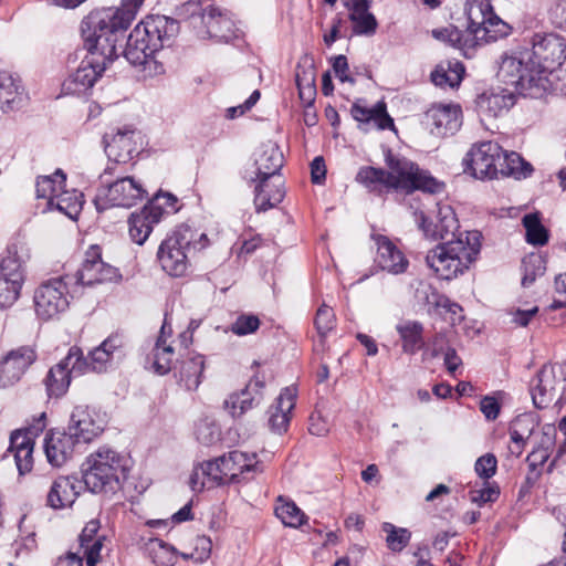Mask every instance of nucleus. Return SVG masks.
<instances>
[{"label": "nucleus", "mask_w": 566, "mask_h": 566, "mask_svg": "<svg viewBox=\"0 0 566 566\" xmlns=\"http://www.w3.org/2000/svg\"><path fill=\"white\" fill-rule=\"evenodd\" d=\"M129 460L108 448H99L81 465V480L74 475L60 476L51 485L46 496L48 506L60 510L72 505L80 492L76 483L94 494L113 496L122 490L130 470Z\"/></svg>", "instance_id": "1"}, {"label": "nucleus", "mask_w": 566, "mask_h": 566, "mask_svg": "<svg viewBox=\"0 0 566 566\" xmlns=\"http://www.w3.org/2000/svg\"><path fill=\"white\" fill-rule=\"evenodd\" d=\"M468 28L464 31L450 25L432 31V35L472 57L478 45L496 41L510 34L511 28L497 17L491 0H468L465 7Z\"/></svg>", "instance_id": "2"}, {"label": "nucleus", "mask_w": 566, "mask_h": 566, "mask_svg": "<svg viewBox=\"0 0 566 566\" xmlns=\"http://www.w3.org/2000/svg\"><path fill=\"white\" fill-rule=\"evenodd\" d=\"M179 32L177 20L166 15H149L129 33L123 54L134 66L142 67L146 76L164 73V65L156 61L155 54Z\"/></svg>", "instance_id": "3"}, {"label": "nucleus", "mask_w": 566, "mask_h": 566, "mask_svg": "<svg viewBox=\"0 0 566 566\" xmlns=\"http://www.w3.org/2000/svg\"><path fill=\"white\" fill-rule=\"evenodd\" d=\"M386 164L388 170L361 167L356 176L357 182L365 186L369 191L378 193H381L385 189L402 190L406 193H412L415 190L437 193L443 188V184L407 158L397 157L388 153Z\"/></svg>", "instance_id": "4"}, {"label": "nucleus", "mask_w": 566, "mask_h": 566, "mask_svg": "<svg viewBox=\"0 0 566 566\" xmlns=\"http://www.w3.org/2000/svg\"><path fill=\"white\" fill-rule=\"evenodd\" d=\"M206 233L199 232L188 224L177 226L161 241L157 250V262L160 269L171 277H182L190 268L189 252L201 251L209 247Z\"/></svg>", "instance_id": "5"}, {"label": "nucleus", "mask_w": 566, "mask_h": 566, "mask_svg": "<svg viewBox=\"0 0 566 566\" xmlns=\"http://www.w3.org/2000/svg\"><path fill=\"white\" fill-rule=\"evenodd\" d=\"M480 239L478 231L460 233L457 240H448L431 250L426 263L440 279L452 280L475 260L481 248Z\"/></svg>", "instance_id": "6"}, {"label": "nucleus", "mask_w": 566, "mask_h": 566, "mask_svg": "<svg viewBox=\"0 0 566 566\" xmlns=\"http://www.w3.org/2000/svg\"><path fill=\"white\" fill-rule=\"evenodd\" d=\"M127 27L118 18L114 8H104L92 11L81 24L84 45L88 53L103 61L112 62L117 57L116 42L118 32Z\"/></svg>", "instance_id": "7"}, {"label": "nucleus", "mask_w": 566, "mask_h": 566, "mask_svg": "<svg viewBox=\"0 0 566 566\" xmlns=\"http://www.w3.org/2000/svg\"><path fill=\"white\" fill-rule=\"evenodd\" d=\"M283 154L276 144L261 146L255 157L259 184L255 187L254 205L258 212L274 208L284 198L283 181L279 175L283 167Z\"/></svg>", "instance_id": "8"}, {"label": "nucleus", "mask_w": 566, "mask_h": 566, "mask_svg": "<svg viewBox=\"0 0 566 566\" xmlns=\"http://www.w3.org/2000/svg\"><path fill=\"white\" fill-rule=\"evenodd\" d=\"M99 179L101 185L94 198V205L99 212L113 207L130 208L147 196L138 181L122 176L115 166H107Z\"/></svg>", "instance_id": "9"}, {"label": "nucleus", "mask_w": 566, "mask_h": 566, "mask_svg": "<svg viewBox=\"0 0 566 566\" xmlns=\"http://www.w3.org/2000/svg\"><path fill=\"white\" fill-rule=\"evenodd\" d=\"M528 52L505 53L500 62L497 76L509 85H513L522 92L536 94L546 90L547 78L535 69V63L530 64Z\"/></svg>", "instance_id": "10"}, {"label": "nucleus", "mask_w": 566, "mask_h": 566, "mask_svg": "<svg viewBox=\"0 0 566 566\" xmlns=\"http://www.w3.org/2000/svg\"><path fill=\"white\" fill-rule=\"evenodd\" d=\"M559 390L555 406L566 405V360L560 364H545L531 382V396L536 409L549 406Z\"/></svg>", "instance_id": "11"}, {"label": "nucleus", "mask_w": 566, "mask_h": 566, "mask_svg": "<svg viewBox=\"0 0 566 566\" xmlns=\"http://www.w3.org/2000/svg\"><path fill=\"white\" fill-rule=\"evenodd\" d=\"M71 279L69 275L53 277L35 290L34 306L39 318H53L67 308L69 302L65 294Z\"/></svg>", "instance_id": "12"}, {"label": "nucleus", "mask_w": 566, "mask_h": 566, "mask_svg": "<svg viewBox=\"0 0 566 566\" xmlns=\"http://www.w3.org/2000/svg\"><path fill=\"white\" fill-rule=\"evenodd\" d=\"M502 147L492 140L472 146L464 158L467 170L476 179H494L500 177Z\"/></svg>", "instance_id": "13"}, {"label": "nucleus", "mask_w": 566, "mask_h": 566, "mask_svg": "<svg viewBox=\"0 0 566 566\" xmlns=\"http://www.w3.org/2000/svg\"><path fill=\"white\" fill-rule=\"evenodd\" d=\"M83 352L77 346H72L67 355L56 365L52 366L45 378L44 385L49 397L61 398L64 396L71 385L72 373L81 371L85 368Z\"/></svg>", "instance_id": "14"}, {"label": "nucleus", "mask_w": 566, "mask_h": 566, "mask_svg": "<svg viewBox=\"0 0 566 566\" xmlns=\"http://www.w3.org/2000/svg\"><path fill=\"white\" fill-rule=\"evenodd\" d=\"M532 52L537 60L536 71L545 75L558 69L566 60V40L553 32L535 33L532 38Z\"/></svg>", "instance_id": "15"}, {"label": "nucleus", "mask_w": 566, "mask_h": 566, "mask_svg": "<svg viewBox=\"0 0 566 566\" xmlns=\"http://www.w3.org/2000/svg\"><path fill=\"white\" fill-rule=\"evenodd\" d=\"M202 29L198 35L202 39H213L217 42H230L241 36L231 14L213 6H208L200 14Z\"/></svg>", "instance_id": "16"}, {"label": "nucleus", "mask_w": 566, "mask_h": 566, "mask_svg": "<svg viewBox=\"0 0 566 566\" xmlns=\"http://www.w3.org/2000/svg\"><path fill=\"white\" fill-rule=\"evenodd\" d=\"M416 222L427 238L432 240H453L459 222L451 206L437 203L434 218L428 220L422 210L413 212Z\"/></svg>", "instance_id": "17"}, {"label": "nucleus", "mask_w": 566, "mask_h": 566, "mask_svg": "<svg viewBox=\"0 0 566 566\" xmlns=\"http://www.w3.org/2000/svg\"><path fill=\"white\" fill-rule=\"evenodd\" d=\"M108 61L87 52L80 65L62 83L64 94L80 95L87 92L105 71Z\"/></svg>", "instance_id": "18"}, {"label": "nucleus", "mask_w": 566, "mask_h": 566, "mask_svg": "<svg viewBox=\"0 0 566 566\" xmlns=\"http://www.w3.org/2000/svg\"><path fill=\"white\" fill-rule=\"evenodd\" d=\"M120 277L117 268L103 261L101 248L91 245L85 252L81 269L77 271L76 282L92 286L104 282H116Z\"/></svg>", "instance_id": "19"}, {"label": "nucleus", "mask_w": 566, "mask_h": 566, "mask_svg": "<svg viewBox=\"0 0 566 566\" xmlns=\"http://www.w3.org/2000/svg\"><path fill=\"white\" fill-rule=\"evenodd\" d=\"M515 103L516 95L502 87L483 92L475 101L478 115L485 126L488 123L507 114Z\"/></svg>", "instance_id": "20"}, {"label": "nucleus", "mask_w": 566, "mask_h": 566, "mask_svg": "<svg viewBox=\"0 0 566 566\" xmlns=\"http://www.w3.org/2000/svg\"><path fill=\"white\" fill-rule=\"evenodd\" d=\"M219 461H221L222 474L228 479L229 484L249 481L259 471L255 453L249 455L245 452L233 450L219 457Z\"/></svg>", "instance_id": "21"}, {"label": "nucleus", "mask_w": 566, "mask_h": 566, "mask_svg": "<svg viewBox=\"0 0 566 566\" xmlns=\"http://www.w3.org/2000/svg\"><path fill=\"white\" fill-rule=\"evenodd\" d=\"M35 359L36 354L29 346L9 352L0 361V387L6 388L19 381Z\"/></svg>", "instance_id": "22"}, {"label": "nucleus", "mask_w": 566, "mask_h": 566, "mask_svg": "<svg viewBox=\"0 0 566 566\" xmlns=\"http://www.w3.org/2000/svg\"><path fill=\"white\" fill-rule=\"evenodd\" d=\"M95 410L88 406H75L67 428L82 443H90L104 431V422L97 419Z\"/></svg>", "instance_id": "23"}, {"label": "nucleus", "mask_w": 566, "mask_h": 566, "mask_svg": "<svg viewBox=\"0 0 566 566\" xmlns=\"http://www.w3.org/2000/svg\"><path fill=\"white\" fill-rule=\"evenodd\" d=\"M80 440L73 437L69 428L51 429L44 439V452L48 462L53 467L63 465L73 454Z\"/></svg>", "instance_id": "24"}, {"label": "nucleus", "mask_w": 566, "mask_h": 566, "mask_svg": "<svg viewBox=\"0 0 566 566\" xmlns=\"http://www.w3.org/2000/svg\"><path fill=\"white\" fill-rule=\"evenodd\" d=\"M163 212V208L155 203L146 205L140 210L133 212L128 218V233L132 241L143 245L154 226L160 221Z\"/></svg>", "instance_id": "25"}, {"label": "nucleus", "mask_w": 566, "mask_h": 566, "mask_svg": "<svg viewBox=\"0 0 566 566\" xmlns=\"http://www.w3.org/2000/svg\"><path fill=\"white\" fill-rule=\"evenodd\" d=\"M426 119L430 123L433 135H453L461 126V108L454 104L433 105L426 113Z\"/></svg>", "instance_id": "26"}, {"label": "nucleus", "mask_w": 566, "mask_h": 566, "mask_svg": "<svg viewBox=\"0 0 566 566\" xmlns=\"http://www.w3.org/2000/svg\"><path fill=\"white\" fill-rule=\"evenodd\" d=\"M29 259L28 249L22 243L9 244L0 261V279L23 285Z\"/></svg>", "instance_id": "27"}, {"label": "nucleus", "mask_w": 566, "mask_h": 566, "mask_svg": "<svg viewBox=\"0 0 566 566\" xmlns=\"http://www.w3.org/2000/svg\"><path fill=\"white\" fill-rule=\"evenodd\" d=\"M297 397L296 387L290 386L281 390L280 395L275 398V402L269 408V427L272 432L282 434L286 432L291 412L295 408Z\"/></svg>", "instance_id": "28"}, {"label": "nucleus", "mask_w": 566, "mask_h": 566, "mask_svg": "<svg viewBox=\"0 0 566 566\" xmlns=\"http://www.w3.org/2000/svg\"><path fill=\"white\" fill-rule=\"evenodd\" d=\"M373 239L377 245L375 258L377 265L392 274L403 273L409 265V261L402 251L386 235L375 234Z\"/></svg>", "instance_id": "29"}, {"label": "nucleus", "mask_w": 566, "mask_h": 566, "mask_svg": "<svg viewBox=\"0 0 566 566\" xmlns=\"http://www.w3.org/2000/svg\"><path fill=\"white\" fill-rule=\"evenodd\" d=\"M135 132L129 128L118 129L116 134H105L103 137L105 153L112 161L108 166L117 167L118 164H126L133 158L136 151L133 137Z\"/></svg>", "instance_id": "30"}, {"label": "nucleus", "mask_w": 566, "mask_h": 566, "mask_svg": "<svg viewBox=\"0 0 566 566\" xmlns=\"http://www.w3.org/2000/svg\"><path fill=\"white\" fill-rule=\"evenodd\" d=\"M350 114L359 123V128L366 132L371 126L381 130L395 128L394 119L387 113L386 103L382 101L373 107L361 105L358 101L352 105Z\"/></svg>", "instance_id": "31"}, {"label": "nucleus", "mask_w": 566, "mask_h": 566, "mask_svg": "<svg viewBox=\"0 0 566 566\" xmlns=\"http://www.w3.org/2000/svg\"><path fill=\"white\" fill-rule=\"evenodd\" d=\"M205 356L196 354L180 360L175 366L174 376L177 382L187 390H196L203 379Z\"/></svg>", "instance_id": "32"}, {"label": "nucleus", "mask_w": 566, "mask_h": 566, "mask_svg": "<svg viewBox=\"0 0 566 566\" xmlns=\"http://www.w3.org/2000/svg\"><path fill=\"white\" fill-rule=\"evenodd\" d=\"M342 2L349 10L354 33L371 35L376 32L378 23L375 15L369 12V0H342Z\"/></svg>", "instance_id": "33"}, {"label": "nucleus", "mask_w": 566, "mask_h": 566, "mask_svg": "<svg viewBox=\"0 0 566 566\" xmlns=\"http://www.w3.org/2000/svg\"><path fill=\"white\" fill-rule=\"evenodd\" d=\"M175 348L172 342L156 339L147 360H151V369L156 375L165 376L174 370Z\"/></svg>", "instance_id": "34"}, {"label": "nucleus", "mask_w": 566, "mask_h": 566, "mask_svg": "<svg viewBox=\"0 0 566 566\" xmlns=\"http://www.w3.org/2000/svg\"><path fill=\"white\" fill-rule=\"evenodd\" d=\"M396 329L402 342L403 353L415 355L424 347L423 326L420 322L408 321L405 324H398Z\"/></svg>", "instance_id": "35"}, {"label": "nucleus", "mask_w": 566, "mask_h": 566, "mask_svg": "<svg viewBox=\"0 0 566 566\" xmlns=\"http://www.w3.org/2000/svg\"><path fill=\"white\" fill-rule=\"evenodd\" d=\"M263 399V394L253 391L247 386L240 391L230 395L224 400L226 409H230L232 417H241L247 411L258 407Z\"/></svg>", "instance_id": "36"}, {"label": "nucleus", "mask_w": 566, "mask_h": 566, "mask_svg": "<svg viewBox=\"0 0 566 566\" xmlns=\"http://www.w3.org/2000/svg\"><path fill=\"white\" fill-rule=\"evenodd\" d=\"M296 85L298 88V96L301 101L311 106L314 102V97L316 94L315 86V69L312 63H307L305 61L304 64L298 63L296 66Z\"/></svg>", "instance_id": "37"}, {"label": "nucleus", "mask_w": 566, "mask_h": 566, "mask_svg": "<svg viewBox=\"0 0 566 566\" xmlns=\"http://www.w3.org/2000/svg\"><path fill=\"white\" fill-rule=\"evenodd\" d=\"M66 175L57 169L52 176H40L36 179L35 191L38 198L48 200V207L53 209V205L60 190L64 187Z\"/></svg>", "instance_id": "38"}, {"label": "nucleus", "mask_w": 566, "mask_h": 566, "mask_svg": "<svg viewBox=\"0 0 566 566\" xmlns=\"http://www.w3.org/2000/svg\"><path fill=\"white\" fill-rule=\"evenodd\" d=\"M22 99L20 85L13 76L0 71V108L4 112L14 109Z\"/></svg>", "instance_id": "39"}, {"label": "nucleus", "mask_w": 566, "mask_h": 566, "mask_svg": "<svg viewBox=\"0 0 566 566\" xmlns=\"http://www.w3.org/2000/svg\"><path fill=\"white\" fill-rule=\"evenodd\" d=\"M500 166V176L502 177L512 176L515 179H522L527 178L533 172L532 165L515 151L506 153L503 150Z\"/></svg>", "instance_id": "40"}, {"label": "nucleus", "mask_w": 566, "mask_h": 566, "mask_svg": "<svg viewBox=\"0 0 566 566\" xmlns=\"http://www.w3.org/2000/svg\"><path fill=\"white\" fill-rule=\"evenodd\" d=\"M83 203L82 192L75 189L67 191L62 188L55 198L53 208L67 216L70 219H75L81 212Z\"/></svg>", "instance_id": "41"}, {"label": "nucleus", "mask_w": 566, "mask_h": 566, "mask_svg": "<svg viewBox=\"0 0 566 566\" xmlns=\"http://www.w3.org/2000/svg\"><path fill=\"white\" fill-rule=\"evenodd\" d=\"M148 555L156 566H175L178 551L165 541L155 538L150 541Z\"/></svg>", "instance_id": "42"}, {"label": "nucleus", "mask_w": 566, "mask_h": 566, "mask_svg": "<svg viewBox=\"0 0 566 566\" xmlns=\"http://www.w3.org/2000/svg\"><path fill=\"white\" fill-rule=\"evenodd\" d=\"M525 228V239L533 245H544L548 240V233L541 222L538 213L525 214L522 219Z\"/></svg>", "instance_id": "43"}, {"label": "nucleus", "mask_w": 566, "mask_h": 566, "mask_svg": "<svg viewBox=\"0 0 566 566\" xmlns=\"http://www.w3.org/2000/svg\"><path fill=\"white\" fill-rule=\"evenodd\" d=\"M463 72L464 69L460 63H455L454 67H451L449 65L448 69H444L443 66H438L432 72L431 80L433 84L437 86L453 88L461 83Z\"/></svg>", "instance_id": "44"}, {"label": "nucleus", "mask_w": 566, "mask_h": 566, "mask_svg": "<svg viewBox=\"0 0 566 566\" xmlns=\"http://www.w3.org/2000/svg\"><path fill=\"white\" fill-rule=\"evenodd\" d=\"M381 530L387 534L388 548L395 553H400L410 542L411 532L408 528L397 527L389 522H385Z\"/></svg>", "instance_id": "45"}, {"label": "nucleus", "mask_w": 566, "mask_h": 566, "mask_svg": "<svg viewBox=\"0 0 566 566\" xmlns=\"http://www.w3.org/2000/svg\"><path fill=\"white\" fill-rule=\"evenodd\" d=\"M113 358L114 356L101 344L99 346L92 349L86 357L84 356L86 366L78 373L83 374L88 370L98 374L105 373Z\"/></svg>", "instance_id": "46"}, {"label": "nucleus", "mask_w": 566, "mask_h": 566, "mask_svg": "<svg viewBox=\"0 0 566 566\" xmlns=\"http://www.w3.org/2000/svg\"><path fill=\"white\" fill-rule=\"evenodd\" d=\"M275 515L285 526L290 527H300L307 521V516L304 512L292 501L284 502L280 506H276Z\"/></svg>", "instance_id": "47"}, {"label": "nucleus", "mask_w": 566, "mask_h": 566, "mask_svg": "<svg viewBox=\"0 0 566 566\" xmlns=\"http://www.w3.org/2000/svg\"><path fill=\"white\" fill-rule=\"evenodd\" d=\"M469 494L472 503L483 506L486 503L495 502L500 497L501 490L496 482L484 481L481 490H472Z\"/></svg>", "instance_id": "48"}, {"label": "nucleus", "mask_w": 566, "mask_h": 566, "mask_svg": "<svg viewBox=\"0 0 566 566\" xmlns=\"http://www.w3.org/2000/svg\"><path fill=\"white\" fill-rule=\"evenodd\" d=\"M541 418L534 411H528L516 416L510 423V427L531 438L536 427L539 426Z\"/></svg>", "instance_id": "49"}, {"label": "nucleus", "mask_w": 566, "mask_h": 566, "mask_svg": "<svg viewBox=\"0 0 566 566\" xmlns=\"http://www.w3.org/2000/svg\"><path fill=\"white\" fill-rule=\"evenodd\" d=\"M496 470L497 459L493 453H485L478 458L475 461L474 471L476 475L484 481H489L492 476H494Z\"/></svg>", "instance_id": "50"}, {"label": "nucleus", "mask_w": 566, "mask_h": 566, "mask_svg": "<svg viewBox=\"0 0 566 566\" xmlns=\"http://www.w3.org/2000/svg\"><path fill=\"white\" fill-rule=\"evenodd\" d=\"M22 284L0 279V310L12 306L20 296Z\"/></svg>", "instance_id": "51"}, {"label": "nucleus", "mask_w": 566, "mask_h": 566, "mask_svg": "<svg viewBox=\"0 0 566 566\" xmlns=\"http://www.w3.org/2000/svg\"><path fill=\"white\" fill-rule=\"evenodd\" d=\"M462 307L452 301H450L446 296H436L434 300V315L440 317H447V316H459V318H464V316L461 315Z\"/></svg>", "instance_id": "52"}, {"label": "nucleus", "mask_w": 566, "mask_h": 566, "mask_svg": "<svg viewBox=\"0 0 566 566\" xmlns=\"http://www.w3.org/2000/svg\"><path fill=\"white\" fill-rule=\"evenodd\" d=\"M201 469L205 475L211 478L218 486L229 485L228 479L222 474L221 461L219 457L213 460L205 461L201 464Z\"/></svg>", "instance_id": "53"}, {"label": "nucleus", "mask_w": 566, "mask_h": 566, "mask_svg": "<svg viewBox=\"0 0 566 566\" xmlns=\"http://www.w3.org/2000/svg\"><path fill=\"white\" fill-rule=\"evenodd\" d=\"M143 3L144 0H122V7L114 9L118 11V18L128 28L130 22L135 19Z\"/></svg>", "instance_id": "54"}, {"label": "nucleus", "mask_w": 566, "mask_h": 566, "mask_svg": "<svg viewBox=\"0 0 566 566\" xmlns=\"http://www.w3.org/2000/svg\"><path fill=\"white\" fill-rule=\"evenodd\" d=\"M501 407V402L495 396L486 395L480 400V410L488 421L497 419Z\"/></svg>", "instance_id": "55"}, {"label": "nucleus", "mask_w": 566, "mask_h": 566, "mask_svg": "<svg viewBox=\"0 0 566 566\" xmlns=\"http://www.w3.org/2000/svg\"><path fill=\"white\" fill-rule=\"evenodd\" d=\"M197 440L203 446H211L219 440L220 432L213 423H200L196 430Z\"/></svg>", "instance_id": "56"}, {"label": "nucleus", "mask_w": 566, "mask_h": 566, "mask_svg": "<svg viewBox=\"0 0 566 566\" xmlns=\"http://www.w3.org/2000/svg\"><path fill=\"white\" fill-rule=\"evenodd\" d=\"M542 475L541 470H535V464L528 465V472L522 482L518 493H517V500L522 501L526 496H528L532 492V489L535 486V484L538 482L539 478Z\"/></svg>", "instance_id": "57"}, {"label": "nucleus", "mask_w": 566, "mask_h": 566, "mask_svg": "<svg viewBox=\"0 0 566 566\" xmlns=\"http://www.w3.org/2000/svg\"><path fill=\"white\" fill-rule=\"evenodd\" d=\"M105 538L106 536H98L94 542L88 543L86 546H80L83 549L86 566L97 565Z\"/></svg>", "instance_id": "58"}, {"label": "nucleus", "mask_w": 566, "mask_h": 566, "mask_svg": "<svg viewBox=\"0 0 566 566\" xmlns=\"http://www.w3.org/2000/svg\"><path fill=\"white\" fill-rule=\"evenodd\" d=\"M33 448L34 447H24L20 450H17V454H14L15 464L20 475H24L30 472L33 465Z\"/></svg>", "instance_id": "59"}, {"label": "nucleus", "mask_w": 566, "mask_h": 566, "mask_svg": "<svg viewBox=\"0 0 566 566\" xmlns=\"http://www.w3.org/2000/svg\"><path fill=\"white\" fill-rule=\"evenodd\" d=\"M195 562L205 563L209 559L212 551V541L209 536L201 535L197 536L195 541Z\"/></svg>", "instance_id": "60"}, {"label": "nucleus", "mask_w": 566, "mask_h": 566, "mask_svg": "<svg viewBox=\"0 0 566 566\" xmlns=\"http://www.w3.org/2000/svg\"><path fill=\"white\" fill-rule=\"evenodd\" d=\"M22 430H15L10 436V444L8 448V452H13V455L17 454V450H20L24 447H34V440L28 436V432Z\"/></svg>", "instance_id": "61"}, {"label": "nucleus", "mask_w": 566, "mask_h": 566, "mask_svg": "<svg viewBox=\"0 0 566 566\" xmlns=\"http://www.w3.org/2000/svg\"><path fill=\"white\" fill-rule=\"evenodd\" d=\"M549 19L555 27L566 30V0H554Z\"/></svg>", "instance_id": "62"}, {"label": "nucleus", "mask_w": 566, "mask_h": 566, "mask_svg": "<svg viewBox=\"0 0 566 566\" xmlns=\"http://www.w3.org/2000/svg\"><path fill=\"white\" fill-rule=\"evenodd\" d=\"M113 356L122 354L126 345V336L123 332L112 333L106 339L101 343Z\"/></svg>", "instance_id": "63"}, {"label": "nucleus", "mask_w": 566, "mask_h": 566, "mask_svg": "<svg viewBox=\"0 0 566 566\" xmlns=\"http://www.w3.org/2000/svg\"><path fill=\"white\" fill-rule=\"evenodd\" d=\"M333 70H334L336 77L340 82H343V83L348 82L350 84L355 83L354 77H352L349 75V66H348L347 57L345 55L340 54V55H337L334 57Z\"/></svg>", "instance_id": "64"}]
</instances>
